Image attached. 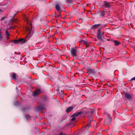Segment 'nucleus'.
I'll return each instance as SVG.
<instances>
[{
    "instance_id": "nucleus-1",
    "label": "nucleus",
    "mask_w": 135,
    "mask_h": 135,
    "mask_svg": "<svg viewBox=\"0 0 135 135\" xmlns=\"http://www.w3.org/2000/svg\"><path fill=\"white\" fill-rule=\"evenodd\" d=\"M104 32H103L102 33L101 32V29L100 28H99L97 31V38L101 42H103L104 41L102 37V35H103L104 34Z\"/></svg>"
},
{
    "instance_id": "nucleus-40",
    "label": "nucleus",
    "mask_w": 135,
    "mask_h": 135,
    "mask_svg": "<svg viewBox=\"0 0 135 135\" xmlns=\"http://www.w3.org/2000/svg\"><path fill=\"white\" fill-rule=\"evenodd\" d=\"M96 135H102L101 134H97Z\"/></svg>"
},
{
    "instance_id": "nucleus-19",
    "label": "nucleus",
    "mask_w": 135,
    "mask_h": 135,
    "mask_svg": "<svg viewBox=\"0 0 135 135\" xmlns=\"http://www.w3.org/2000/svg\"><path fill=\"white\" fill-rule=\"evenodd\" d=\"M33 33L32 32H31V31H30L28 35V36H27L26 37H28V38H30L32 35L33 34Z\"/></svg>"
},
{
    "instance_id": "nucleus-26",
    "label": "nucleus",
    "mask_w": 135,
    "mask_h": 135,
    "mask_svg": "<svg viewBox=\"0 0 135 135\" xmlns=\"http://www.w3.org/2000/svg\"><path fill=\"white\" fill-rule=\"evenodd\" d=\"M82 42L85 44L86 45L87 44V42L86 41L84 40H82Z\"/></svg>"
},
{
    "instance_id": "nucleus-33",
    "label": "nucleus",
    "mask_w": 135,
    "mask_h": 135,
    "mask_svg": "<svg viewBox=\"0 0 135 135\" xmlns=\"http://www.w3.org/2000/svg\"><path fill=\"white\" fill-rule=\"evenodd\" d=\"M59 12V16H58V17L61 16L60 14H61V12Z\"/></svg>"
},
{
    "instance_id": "nucleus-16",
    "label": "nucleus",
    "mask_w": 135,
    "mask_h": 135,
    "mask_svg": "<svg viewBox=\"0 0 135 135\" xmlns=\"http://www.w3.org/2000/svg\"><path fill=\"white\" fill-rule=\"evenodd\" d=\"M73 107L71 106L68 108L66 110V112L68 113L70 112L73 108Z\"/></svg>"
},
{
    "instance_id": "nucleus-12",
    "label": "nucleus",
    "mask_w": 135,
    "mask_h": 135,
    "mask_svg": "<svg viewBox=\"0 0 135 135\" xmlns=\"http://www.w3.org/2000/svg\"><path fill=\"white\" fill-rule=\"evenodd\" d=\"M83 113V112L82 111H80L78 112H77V113H75L71 115V117H76L77 116H78L80 115L82 113Z\"/></svg>"
},
{
    "instance_id": "nucleus-11",
    "label": "nucleus",
    "mask_w": 135,
    "mask_h": 135,
    "mask_svg": "<svg viewBox=\"0 0 135 135\" xmlns=\"http://www.w3.org/2000/svg\"><path fill=\"white\" fill-rule=\"evenodd\" d=\"M87 70L88 71L87 73H89V74H93L95 73V72L94 69H92L90 68L87 69Z\"/></svg>"
},
{
    "instance_id": "nucleus-20",
    "label": "nucleus",
    "mask_w": 135,
    "mask_h": 135,
    "mask_svg": "<svg viewBox=\"0 0 135 135\" xmlns=\"http://www.w3.org/2000/svg\"><path fill=\"white\" fill-rule=\"evenodd\" d=\"M12 77L13 79L14 80H16V74L15 73L13 74L12 75Z\"/></svg>"
},
{
    "instance_id": "nucleus-13",
    "label": "nucleus",
    "mask_w": 135,
    "mask_h": 135,
    "mask_svg": "<svg viewBox=\"0 0 135 135\" xmlns=\"http://www.w3.org/2000/svg\"><path fill=\"white\" fill-rule=\"evenodd\" d=\"M124 96L125 97L128 99H132L131 95L127 93H126Z\"/></svg>"
},
{
    "instance_id": "nucleus-9",
    "label": "nucleus",
    "mask_w": 135,
    "mask_h": 135,
    "mask_svg": "<svg viewBox=\"0 0 135 135\" xmlns=\"http://www.w3.org/2000/svg\"><path fill=\"white\" fill-rule=\"evenodd\" d=\"M95 110L94 109H88V111L86 112L87 114L91 116L92 114L94 113Z\"/></svg>"
},
{
    "instance_id": "nucleus-28",
    "label": "nucleus",
    "mask_w": 135,
    "mask_h": 135,
    "mask_svg": "<svg viewBox=\"0 0 135 135\" xmlns=\"http://www.w3.org/2000/svg\"><path fill=\"white\" fill-rule=\"evenodd\" d=\"M135 80V76L133 78H132L131 80H130V81H132V80Z\"/></svg>"
},
{
    "instance_id": "nucleus-7",
    "label": "nucleus",
    "mask_w": 135,
    "mask_h": 135,
    "mask_svg": "<svg viewBox=\"0 0 135 135\" xmlns=\"http://www.w3.org/2000/svg\"><path fill=\"white\" fill-rule=\"evenodd\" d=\"M105 12L104 11H100L96 15L97 17L99 18L103 16L105 14Z\"/></svg>"
},
{
    "instance_id": "nucleus-14",
    "label": "nucleus",
    "mask_w": 135,
    "mask_h": 135,
    "mask_svg": "<svg viewBox=\"0 0 135 135\" xmlns=\"http://www.w3.org/2000/svg\"><path fill=\"white\" fill-rule=\"evenodd\" d=\"M19 43H24L26 42V40H24L23 38H22L18 40Z\"/></svg>"
},
{
    "instance_id": "nucleus-22",
    "label": "nucleus",
    "mask_w": 135,
    "mask_h": 135,
    "mask_svg": "<svg viewBox=\"0 0 135 135\" xmlns=\"http://www.w3.org/2000/svg\"><path fill=\"white\" fill-rule=\"evenodd\" d=\"M5 33L7 37H9L10 35V34L8 32V31L7 30H6Z\"/></svg>"
},
{
    "instance_id": "nucleus-17",
    "label": "nucleus",
    "mask_w": 135,
    "mask_h": 135,
    "mask_svg": "<svg viewBox=\"0 0 135 135\" xmlns=\"http://www.w3.org/2000/svg\"><path fill=\"white\" fill-rule=\"evenodd\" d=\"M113 42L114 43V45L116 46H118L120 44V43L118 41L114 40Z\"/></svg>"
},
{
    "instance_id": "nucleus-5",
    "label": "nucleus",
    "mask_w": 135,
    "mask_h": 135,
    "mask_svg": "<svg viewBox=\"0 0 135 135\" xmlns=\"http://www.w3.org/2000/svg\"><path fill=\"white\" fill-rule=\"evenodd\" d=\"M90 123H89L86 125L85 126L83 127L82 128V130H83L84 131H85L86 133H87V134H86V135H88V130L90 127Z\"/></svg>"
},
{
    "instance_id": "nucleus-27",
    "label": "nucleus",
    "mask_w": 135,
    "mask_h": 135,
    "mask_svg": "<svg viewBox=\"0 0 135 135\" xmlns=\"http://www.w3.org/2000/svg\"><path fill=\"white\" fill-rule=\"evenodd\" d=\"M73 117L71 119V121H74L75 120V117Z\"/></svg>"
},
{
    "instance_id": "nucleus-30",
    "label": "nucleus",
    "mask_w": 135,
    "mask_h": 135,
    "mask_svg": "<svg viewBox=\"0 0 135 135\" xmlns=\"http://www.w3.org/2000/svg\"><path fill=\"white\" fill-rule=\"evenodd\" d=\"M26 108H23L22 109V110L23 112H24L26 110Z\"/></svg>"
},
{
    "instance_id": "nucleus-25",
    "label": "nucleus",
    "mask_w": 135,
    "mask_h": 135,
    "mask_svg": "<svg viewBox=\"0 0 135 135\" xmlns=\"http://www.w3.org/2000/svg\"><path fill=\"white\" fill-rule=\"evenodd\" d=\"M42 21L44 22H45V26H46L47 25V24L48 23V22L46 21H45V20H42Z\"/></svg>"
},
{
    "instance_id": "nucleus-39",
    "label": "nucleus",
    "mask_w": 135,
    "mask_h": 135,
    "mask_svg": "<svg viewBox=\"0 0 135 135\" xmlns=\"http://www.w3.org/2000/svg\"><path fill=\"white\" fill-rule=\"evenodd\" d=\"M16 89L17 90V87H16Z\"/></svg>"
},
{
    "instance_id": "nucleus-29",
    "label": "nucleus",
    "mask_w": 135,
    "mask_h": 135,
    "mask_svg": "<svg viewBox=\"0 0 135 135\" xmlns=\"http://www.w3.org/2000/svg\"><path fill=\"white\" fill-rule=\"evenodd\" d=\"M55 89L57 91H59V88L58 87H56V88H55Z\"/></svg>"
},
{
    "instance_id": "nucleus-8",
    "label": "nucleus",
    "mask_w": 135,
    "mask_h": 135,
    "mask_svg": "<svg viewBox=\"0 0 135 135\" xmlns=\"http://www.w3.org/2000/svg\"><path fill=\"white\" fill-rule=\"evenodd\" d=\"M45 106L44 105L41 104L39 105L37 108V109L38 111L41 112H42V110L45 109Z\"/></svg>"
},
{
    "instance_id": "nucleus-32",
    "label": "nucleus",
    "mask_w": 135,
    "mask_h": 135,
    "mask_svg": "<svg viewBox=\"0 0 135 135\" xmlns=\"http://www.w3.org/2000/svg\"><path fill=\"white\" fill-rule=\"evenodd\" d=\"M5 18V17H2V18L1 19V20H4V19Z\"/></svg>"
},
{
    "instance_id": "nucleus-4",
    "label": "nucleus",
    "mask_w": 135,
    "mask_h": 135,
    "mask_svg": "<svg viewBox=\"0 0 135 135\" xmlns=\"http://www.w3.org/2000/svg\"><path fill=\"white\" fill-rule=\"evenodd\" d=\"M78 51L77 48H72L70 50V52L71 55L73 57L76 56V53Z\"/></svg>"
},
{
    "instance_id": "nucleus-3",
    "label": "nucleus",
    "mask_w": 135,
    "mask_h": 135,
    "mask_svg": "<svg viewBox=\"0 0 135 135\" xmlns=\"http://www.w3.org/2000/svg\"><path fill=\"white\" fill-rule=\"evenodd\" d=\"M2 29L0 28V42H6V36L2 34Z\"/></svg>"
},
{
    "instance_id": "nucleus-23",
    "label": "nucleus",
    "mask_w": 135,
    "mask_h": 135,
    "mask_svg": "<svg viewBox=\"0 0 135 135\" xmlns=\"http://www.w3.org/2000/svg\"><path fill=\"white\" fill-rule=\"evenodd\" d=\"M13 42L15 44L19 43L18 40H15L13 41Z\"/></svg>"
},
{
    "instance_id": "nucleus-6",
    "label": "nucleus",
    "mask_w": 135,
    "mask_h": 135,
    "mask_svg": "<svg viewBox=\"0 0 135 135\" xmlns=\"http://www.w3.org/2000/svg\"><path fill=\"white\" fill-rule=\"evenodd\" d=\"M111 3L110 2L104 1L103 2V5L105 8H109L112 6Z\"/></svg>"
},
{
    "instance_id": "nucleus-42",
    "label": "nucleus",
    "mask_w": 135,
    "mask_h": 135,
    "mask_svg": "<svg viewBox=\"0 0 135 135\" xmlns=\"http://www.w3.org/2000/svg\"><path fill=\"white\" fill-rule=\"evenodd\" d=\"M84 134V133L83 134Z\"/></svg>"
},
{
    "instance_id": "nucleus-24",
    "label": "nucleus",
    "mask_w": 135,
    "mask_h": 135,
    "mask_svg": "<svg viewBox=\"0 0 135 135\" xmlns=\"http://www.w3.org/2000/svg\"><path fill=\"white\" fill-rule=\"evenodd\" d=\"M75 0H66L67 2L69 3H71V2L74 1Z\"/></svg>"
},
{
    "instance_id": "nucleus-38",
    "label": "nucleus",
    "mask_w": 135,
    "mask_h": 135,
    "mask_svg": "<svg viewBox=\"0 0 135 135\" xmlns=\"http://www.w3.org/2000/svg\"><path fill=\"white\" fill-rule=\"evenodd\" d=\"M7 39H9V37H7Z\"/></svg>"
},
{
    "instance_id": "nucleus-18",
    "label": "nucleus",
    "mask_w": 135,
    "mask_h": 135,
    "mask_svg": "<svg viewBox=\"0 0 135 135\" xmlns=\"http://www.w3.org/2000/svg\"><path fill=\"white\" fill-rule=\"evenodd\" d=\"M101 25L100 24L94 25L93 26V28H98L99 26Z\"/></svg>"
},
{
    "instance_id": "nucleus-2",
    "label": "nucleus",
    "mask_w": 135,
    "mask_h": 135,
    "mask_svg": "<svg viewBox=\"0 0 135 135\" xmlns=\"http://www.w3.org/2000/svg\"><path fill=\"white\" fill-rule=\"evenodd\" d=\"M107 117L105 121V124L107 125L110 124L112 121V118L111 115L108 113L106 114Z\"/></svg>"
},
{
    "instance_id": "nucleus-15",
    "label": "nucleus",
    "mask_w": 135,
    "mask_h": 135,
    "mask_svg": "<svg viewBox=\"0 0 135 135\" xmlns=\"http://www.w3.org/2000/svg\"><path fill=\"white\" fill-rule=\"evenodd\" d=\"M55 8L59 12H61L62 11L61 10V8L60 6L58 5H56L55 6Z\"/></svg>"
},
{
    "instance_id": "nucleus-31",
    "label": "nucleus",
    "mask_w": 135,
    "mask_h": 135,
    "mask_svg": "<svg viewBox=\"0 0 135 135\" xmlns=\"http://www.w3.org/2000/svg\"><path fill=\"white\" fill-rule=\"evenodd\" d=\"M42 20H43V19H40V21H41V22H42L44 24V25H45V22H43V21H42Z\"/></svg>"
},
{
    "instance_id": "nucleus-36",
    "label": "nucleus",
    "mask_w": 135,
    "mask_h": 135,
    "mask_svg": "<svg viewBox=\"0 0 135 135\" xmlns=\"http://www.w3.org/2000/svg\"><path fill=\"white\" fill-rule=\"evenodd\" d=\"M134 50H135V45L134 46Z\"/></svg>"
},
{
    "instance_id": "nucleus-43",
    "label": "nucleus",
    "mask_w": 135,
    "mask_h": 135,
    "mask_svg": "<svg viewBox=\"0 0 135 135\" xmlns=\"http://www.w3.org/2000/svg\"><path fill=\"white\" fill-rule=\"evenodd\" d=\"M1 11V10L0 9V11Z\"/></svg>"
},
{
    "instance_id": "nucleus-37",
    "label": "nucleus",
    "mask_w": 135,
    "mask_h": 135,
    "mask_svg": "<svg viewBox=\"0 0 135 135\" xmlns=\"http://www.w3.org/2000/svg\"><path fill=\"white\" fill-rule=\"evenodd\" d=\"M28 30L29 31L30 30V28H28Z\"/></svg>"
},
{
    "instance_id": "nucleus-34",
    "label": "nucleus",
    "mask_w": 135,
    "mask_h": 135,
    "mask_svg": "<svg viewBox=\"0 0 135 135\" xmlns=\"http://www.w3.org/2000/svg\"><path fill=\"white\" fill-rule=\"evenodd\" d=\"M29 25H30L31 26V27H32V23H29Z\"/></svg>"
},
{
    "instance_id": "nucleus-10",
    "label": "nucleus",
    "mask_w": 135,
    "mask_h": 135,
    "mask_svg": "<svg viewBox=\"0 0 135 135\" xmlns=\"http://www.w3.org/2000/svg\"><path fill=\"white\" fill-rule=\"evenodd\" d=\"M41 93V90L40 89H37L33 92V95L34 96H36L37 95L40 94Z\"/></svg>"
},
{
    "instance_id": "nucleus-41",
    "label": "nucleus",
    "mask_w": 135,
    "mask_h": 135,
    "mask_svg": "<svg viewBox=\"0 0 135 135\" xmlns=\"http://www.w3.org/2000/svg\"><path fill=\"white\" fill-rule=\"evenodd\" d=\"M64 135H66V134H64Z\"/></svg>"
},
{
    "instance_id": "nucleus-35",
    "label": "nucleus",
    "mask_w": 135,
    "mask_h": 135,
    "mask_svg": "<svg viewBox=\"0 0 135 135\" xmlns=\"http://www.w3.org/2000/svg\"><path fill=\"white\" fill-rule=\"evenodd\" d=\"M11 29H14V28L13 27H11Z\"/></svg>"
},
{
    "instance_id": "nucleus-21",
    "label": "nucleus",
    "mask_w": 135,
    "mask_h": 135,
    "mask_svg": "<svg viewBox=\"0 0 135 135\" xmlns=\"http://www.w3.org/2000/svg\"><path fill=\"white\" fill-rule=\"evenodd\" d=\"M25 118L27 120H28L31 118L30 116L28 114L26 115L25 116Z\"/></svg>"
}]
</instances>
